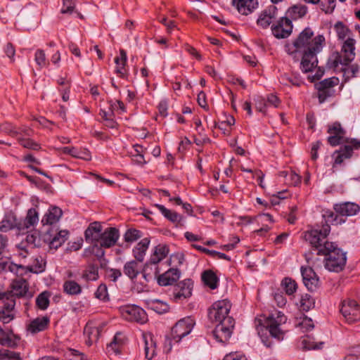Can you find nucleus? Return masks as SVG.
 <instances>
[{
	"label": "nucleus",
	"instance_id": "nucleus-60",
	"mask_svg": "<svg viewBox=\"0 0 360 360\" xmlns=\"http://www.w3.org/2000/svg\"><path fill=\"white\" fill-rule=\"evenodd\" d=\"M298 325L303 329H305L306 331H309L312 330L314 327L313 321L311 318L307 317L304 315L302 321L298 323Z\"/></svg>",
	"mask_w": 360,
	"mask_h": 360
},
{
	"label": "nucleus",
	"instance_id": "nucleus-7",
	"mask_svg": "<svg viewBox=\"0 0 360 360\" xmlns=\"http://www.w3.org/2000/svg\"><path fill=\"white\" fill-rule=\"evenodd\" d=\"M339 79L337 77L326 78L315 84L317 90V98L319 103H324L328 98L335 96L334 87L339 84Z\"/></svg>",
	"mask_w": 360,
	"mask_h": 360
},
{
	"label": "nucleus",
	"instance_id": "nucleus-20",
	"mask_svg": "<svg viewBox=\"0 0 360 360\" xmlns=\"http://www.w3.org/2000/svg\"><path fill=\"white\" fill-rule=\"evenodd\" d=\"M102 226L99 222L91 223L84 231V238L91 244L100 243Z\"/></svg>",
	"mask_w": 360,
	"mask_h": 360
},
{
	"label": "nucleus",
	"instance_id": "nucleus-10",
	"mask_svg": "<svg viewBox=\"0 0 360 360\" xmlns=\"http://www.w3.org/2000/svg\"><path fill=\"white\" fill-rule=\"evenodd\" d=\"M69 231L59 230L58 227H49L44 234V241L49 243V248L57 250L68 238Z\"/></svg>",
	"mask_w": 360,
	"mask_h": 360
},
{
	"label": "nucleus",
	"instance_id": "nucleus-53",
	"mask_svg": "<svg viewBox=\"0 0 360 360\" xmlns=\"http://www.w3.org/2000/svg\"><path fill=\"white\" fill-rule=\"evenodd\" d=\"M344 72V82H347L351 77H355L359 71V67L357 64H353L349 67L342 69Z\"/></svg>",
	"mask_w": 360,
	"mask_h": 360
},
{
	"label": "nucleus",
	"instance_id": "nucleus-59",
	"mask_svg": "<svg viewBox=\"0 0 360 360\" xmlns=\"http://www.w3.org/2000/svg\"><path fill=\"white\" fill-rule=\"evenodd\" d=\"M75 7V0H63L62 13L71 14Z\"/></svg>",
	"mask_w": 360,
	"mask_h": 360
},
{
	"label": "nucleus",
	"instance_id": "nucleus-23",
	"mask_svg": "<svg viewBox=\"0 0 360 360\" xmlns=\"http://www.w3.org/2000/svg\"><path fill=\"white\" fill-rule=\"evenodd\" d=\"M15 300H9L0 306V322L3 323H8L13 321L15 317Z\"/></svg>",
	"mask_w": 360,
	"mask_h": 360
},
{
	"label": "nucleus",
	"instance_id": "nucleus-41",
	"mask_svg": "<svg viewBox=\"0 0 360 360\" xmlns=\"http://www.w3.org/2000/svg\"><path fill=\"white\" fill-rule=\"evenodd\" d=\"M143 236V233L138 229L130 228L127 229L124 234V240L127 245L125 248H129V245L136 242L137 240L141 238Z\"/></svg>",
	"mask_w": 360,
	"mask_h": 360
},
{
	"label": "nucleus",
	"instance_id": "nucleus-42",
	"mask_svg": "<svg viewBox=\"0 0 360 360\" xmlns=\"http://www.w3.org/2000/svg\"><path fill=\"white\" fill-rule=\"evenodd\" d=\"M281 78L283 82V84L285 85H287L288 82L295 86L299 87L304 84L303 79L299 74H285L282 75Z\"/></svg>",
	"mask_w": 360,
	"mask_h": 360
},
{
	"label": "nucleus",
	"instance_id": "nucleus-44",
	"mask_svg": "<svg viewBox=\"0 0 360 360\" xmlns=\"http://www.w3.org/2000/svg\"><path fill=\"white\" fill-rule=\"evenodd\" d=\"M281 285L285 293L288 295H293L297 288V284L295 280L291 278L285 277L281 281Z\"/></svg>",
	"mask_w": 360,
	"mask_h": 360
},
{
	"label": "nucleus",
	"instance_id": "nucleus-35",
	"mask_svg": "<svg viewBox=\"0 0 360 360\" xmlns=\"http://www.w3.org/2000/svg\"><path fill=\"white\" fill-rule=\"evenodd\" d=\"M39 221L38 212L35 208L28 210L27 215L23 220L20 219L22 231L34 226Z\"/></svg>",
	"mask_w": 360,
	"mask_h": 360
},
{
	"label": "nucleus",
	"instance_id": "nucleus-37",
	"mask_svg": "<svg viewBox=\"0 0 360 360\" xmlns=\"http://www.w3.org/2000/svg\"><path fill=\"white\" fill-rule=\"evenodd\" d=\"M307 13V7L304 5H294L290 7L287 12L286 16L289 19L297 20L303 18Z\"/></svg>",
	"mask_w": 360,
	"mask_h": 360
},
{
	"label": "nucleus",
	"instance_id": "nucleus-30",
	"mask_svg": "<svg viewBox=\"0 0 360 360\" xmlns=\"http://www.w3.org/2000/svg\"><path fill=\"white\" fill-rule=\"evenodd\" d=\"M141 262H138V260L134 259L124 264L123 272L131 281L136 278L139 273H141L142 266L141 265Z\"/></svg>",
	"mask_w": 360,
	"mask_h": 360
},
{
	"label": "nucleus",
	"instance_id": "nucleus-43",
	"mask_svg": "<svg viewBox=\"0 0 360 360\" xmlns=\"http://www.w3.org/2000/svg\"><path fill=\"white\" fill-rule=\"evenodd\" d=\"M49 292H41L36 298V307L41 310H46L49 306Z\"/></svg>",
	"mask_w": 360,
	"mask_h": 360
},
{
	"label": "nucleus",
	"instance_id": "nucleus-39",
	"mask_svg": "<svg viewBox=\"0 0 360 360\" xmlns=\"http://www.w3.org/2000/svg\"><path fill=\"white\" fill-rule=\"evenodd\" d=\"M63 292L68 295H78L82 291V286L75 281H65L63 285Z\"/></svg>",
	"mask_w": 360,
	"mask_h": 360
},
{
	"label": "nucleus",
	"instance_id": "nucleus-24",
	"mask_svg": "<svg viewBox=\"0 0 360 360\" xmlns=\"http://www.w3.org/2000/svg\"><path fill=\"white\" fill-rule=\"evenodd\" d=\"M278 9L275 6H270L264 10L259 16L257 23L259 26L265 29L267 28L272 22V20L276 18Z\"/></svg>",
	"mask_w": 360,
	"mask_h": 360
},
{
	"label": "nucleus",
	"instance_id": "nucleus-1",
	"mask_svg": "<svg viewBox=\"0 0 360 360\" xmlns=\"http://www.w3.org/2000/svg\"><path fill=\"white\" fill-rule=\"evenodd\" d=\"M314 37L310 27L304 28L292 41L286 44L285 51L291 56L294 62L300 61V69L302 73L313 72L318 66V53L326 46V39L323 34Z\"/></svg>",
	"mask_w": 360,
	"mask_h": 360
},
{
	"label": "nucleus",
	"instance_id": "nucleus-50",
	"mask_svg": "<svg viewBox=\"0 0 360 360\" xmlns=\"http://www.w3.org/2000/svg\"><path fill=\"white\" fill-rule=\"evenodd\" d=\"M95 297L103 301L110 300L107 285L104 283L100 284L94 293Z\"/></svg>",
	"mask_w": 360,
	"mask_h": 360
},
{
	"label": "nucleus",
	"instance_id": "nucleus-63",
	"mask_svg": "<svg viewBox=\"0 0 360 360\" xmlns=\"http://www.w3.org/2000/svg\"><path fill=\"white\" fill-rule=\"evenodd\" d=\"M154 252L164 259L169 252V248L167 245H160L155 247Z\"/></svg>",
	"mask_w": 360,
	"mask_h": 360
},
{
	"label": "nucleus",
	"instance_id": "nucleus-49",
	"mask_svg": "<svg viewBox=\"0 0 360 360\" xmlns=\"http://www.w3.org/2000/svg\"><path fill=\"white\" fill-rule=\"evenodd\" d=\"M323 345V342H315L309 336H307L306 338L303 339L302 341L303 349L308 350L321 349Z\"/></svg>",
	"mask_w": 360,
	"mask_h": 360
},
{
	"label": "nucleus",
	"instance_id": "nucleus-51",
	"mask_svg": "<svg viewBox=\"0 0 360 360\" xmlns=\"http://www.w3.org/2000/svg\"><path fill=\"white\" fill-rule=\"evenodd\" d=\"M0 360H22L20 353L9 349L0 350Z\"/></svg>",
	"mask_w": 360,
	"mask_h": 360
},
{
	"label": "nucleus",
	"instance_id": "nucleus-36",
	"mask_svg": "<svg viewBox=\"0 0 360 360\" xmlns=\"http://www.w3.org/2000/svg\"><path fill=\"white\" fill-rule=\"evenodd\" d=\"M150 239L148 238H143L133 249V255L138 262H143L146 252L148 248Z\"/></svg>",
	"mask_w": 360,
	"mask_h": 360
},
{
	"label": "nucleus",
	"instance_id": "nucleus-26",
	"mask_svg": "<svg viewBox=\"0 0 360 360\" xmlns=\"http://www.w3.org/2000/svg\"><path fill=\"white\" fill-rule=\"evenodd\" d=\"M12 290L10 292L13 295V300L15 301L17 297H23L27 296L29 290V285L24 278L15 280L11 284Z\"/></svg>",
	"mask_w": 360,
	"mask_h": 360
},
{
	"label": "nucleus",
	"instance_id": "nucleus-9",
	"mask_svg": "<svg viewBox=\"0 0 360 360\" xmlns=\"http://www.w3.org/2000/svg\"><path fill=\"white\" fill-rule=\"evenodd\" d=\"M231 304L227 300H221L215 302L208 309V318L212 322H221L226 318H232L229 316Z\"/></svg>",
	"mask_w": 360,
	"mask_h": 360
},
{
	"label": "nucleus",
	"instance_id": "nucleus-52",
	"mask_svg": "<svg viewBox=\"0 0 360 360\" xmlns=\"http://www.w3.org/2000/svg\"><path fill=\"white\" fill-rule=\"evenodd\" d=\"M334 29L337 33L339 39H345L348 33L350 32L349 29L340 21L335 24Z\"/></svg>",
	"mask_w": 360,
	"mask_h": 360
},
{
	"label": "nucleus",
	"instance_id": "nucleus-2",
	"mask_svg": "<svg viewBox=\"0 0 360 360\" xmlns=\"http://www.w3.org/2000/svg\"><path fill=\"white\" fill-rule=\"evenodd\" d=\"M323 221L321 225L316 224V226L303 233L304 239L309 242L311 246V250L319 255V250H322L325 245L326 238L330 232V224L338 225L345 223L342 219L334 214L330 210L323 211Z\"/></svg>",
	"mask_w": 360,
	"mask_h": 360
},
{
	"label": "nucleus",
	"instance_id": "nucleus-14",
	"mask_svg": "<svg viewBox=\"0 0 360 360\" xmlns=\"http://www.w3.org/2000/svg\"><path fill=\"white\" fill-rule=\"evenodd\" d=\"M333 210L335 212L334 214L345 222L346 219L343 217L356 215L360 211V206L355 202H342L334 204Z\"/></svg>",
	"mask_w": 360,
	"mask_h": 360
},
{
	"label": "nucleus",
	"instance_id": "nucleus-22",
	"mask_svg": "<svg viewBox=\"0 0 360 360\" xmlns=\"http://www.w3.org/2000/svg\"><path fill=\"white\" fill-rule=\"evenodd\" d=\"M20 226V219L13 213H9L6 214L0 221V231L6 233L14 229L22 231Z\"/></svg>",
	"mask_w": 360,
	"mask_h": 360
},
{
	"label": "nucleus",
	"instance_id": "nucleus-46",
	"mask_svg": "<svg viewBox=\"0 0 360 360\" xmlns=\"http://www.w3.org/2000/svg\"><path fill=\"white\" fill-rule=\"evenodd\" d=\"M46 264V260L41 256H38L34 258L32 266L29 268V271L34 274L41 273L45 271Z\"/></svg>",
	"mask_w": 360,
	"mask_h": 360
},
{
	"label": "nucleus",
	"instance_id": "nucleus-34",
	"mask_svg": "<svg viewBox=\"0 0 360 360\" xmlns=\"http://www.w3.org/2000/svg\"><path fill=\"white\" fill-rule=\"evenodd\" d=\"M143 351L146 359L150 360L155 355L156 344L151 334H143Z\"/></svg>",
	"mask_w": 360,
	"mask_h": 360
},
{
	"label": "nucleus",
	"instance_id": "nucleus-31",
	"mask_svg": "<svg viewBox=\"0 0 360 360\" xmlns=\"http://www.w3.org/2000/svg\"><path fill=\"white\" fill-rule=\"evenodd\" d=\"M127 60V53L124 49L120 50V57L115 58L116 64L115 73L121 78H127V71L125 68Z\"/></svg>",
	"mask_w": 360,
	"mask_h": 360
},
{
	"label": "nucleus",
	"instance_id": "nucleus-64",
	"mask_svg": "<svg viewBox=\"0 0 360 360\" xmlns=\"http://www.w3.org/2000/svg\"><path fill=\"white\" fill-rule=\"evenodd\" d=\"M274 300L276 302L277 305L279 307H284L287 302L285 297L283 295V292H275Z\"/></svg>",
	"mask_w": 360,
	"mask_h": 360
},
{
	"label": "nucleus",
	"instance_id": "nucleus-16",
	"mask_svg": "<svg viewBox=\"0 0 360 360\" xmlns=\"http://www.w3.org/2000/svg\"><path fill=\"white\" fill-rule=\"evenodd\" d=\"M327 132L330 135L328 137V143L331 146H337L342 143L346 138L345 135L346 131L342 127L341 124L338 122L333 123V124L328 126Z\"/></svg>",
	"mask_w": 360,
	"mask_h": 360
},
{
	"label": "nucleus",
	"instance_id": "nucleus-55",
	"mask_svg": "<svg viewBox=\"0 0 360 360\" xmlns=\"http://www.w3.org/2000/svg\"><path fill=\"white\" fill-rule=\"evenodd\" d=\"M19 143L24 148L32 149L34 150H39L41 149V146L39 143L34 141L30 139L18 138Z\"/></svg>",
	"mask_w": 360,
	"mask_h": 360
},
{
	"label": "nucleus",
	"instance_id": "nucleus-33",
	"mask_svg": "<svg viewBox=\"0 0 360 360\" xmlns=\"http://www.w3.org/2000/svg\"><path fill=\"white\" fill-rule=\"evenodd\" d=\"M141 274L146 282L155 278L158 280V277L160 275L158 265H154L148 262L141 267Z\"/></svg>",
	"mask_w": 360,
	"mask_h": 360
},
{
	"label": "nucleus",
	"instance_id": "nucleus-8",
	"mask_svg": "<svg viewBox=\"0 0 360 360\" xmlns=\"http://www.w3.org/2000/svg\"><path fill=\"white\" fill-rule=\"evenodd\" d=\"M286 316L281 311L269 315L265 320L264 326L269 330L271 337L278 340H283V332L280 328L281 324L286 322Z\"/></svg>",
	"mask_w": 360,
	"mask_h": 360
},
{
	"label": "nucleus",
	"instance_id": "nucleus-62",
	"mask_svg": "<svg viewBox=\"0 0 360 360\" xmlns=\"http://www.w3.org/2000/svg\"><path fill=\"white\" fill-rule=\"evenodd\" d=\"M223 360H247V358L245 355L236 352L226 354Z\"/></svg>",
	"mask_w": 360,
	"mask_h": 360
},
{
	"label": "nucleus",
	"instance_id": "nucleus-57",
	"mask_svg": "<svg viewBox=\"0 0 360 360\" xmlns=\"http://www.w3.org/2000/svg\"><path fill=\"white\" fill-rule=\"evenodd\" d=\"M104 247L101 246V243L91 244V249L93 251V255H94L98 260H105V250Z\"/></svg>",
	"mask_w": 360,
	"mask_h": 360
},
{
	"label": "nucleus",
	"instance_id": "nucleus-6",
	"mask_svg": "<svg viewBox=\"0 0 360 360\" xmlns=\"http://www.w3.org/2000/svg\"><path fill=\"white\" fill-rule=\"evenodd\" d=\"M195 325V319L191 316L179 320L171 329V338L175 342H179L191 333Z\"/></svg>",
	"mask_w": 360,
	"mask_h": 360
},
{
	"label": "nucleus",
	"instance_id": "nucleus-38",
	"mask_svg": "<svg viewBox=\"0 0 360 360\" xmlns=\"http://www.w3.org/2000/svg\"><path fill=\"white\" fill-rule=\"evenodd\" d=\"M201 278L204 284L210 289L214 290L218 287L219 278L213 271L206 270L203 271Z\"/></svg>",
	"mask_w": 360,
	"mask_h": 360
},
{
	"label": "nucleus",
	"instance_id": "nucleus-54",
	"mask_svg": "<svg viewBox=\"0 0 360 360\" xmlns=\"http://www.w3.org/2000/svg\"><path fill=\"white\" fill-rule=\"evenodd\" d=\"M34 60L39 68L47 66L49 63L46 60V54L44 50L37 49L34 54Z\"/></svg>",
	"mask_w": 360,
	"mask_h": 360
},
{
	"label": "nucleus",
	"instance_id": "nucleus-45",
	"mask_svg": "<svg viewBox=\"0 0 360 360\" xmlns=\"http://www.w3.org/2000/svg\"><path fill=\"white\" fill-rule=\"evenodd\" d=\"M86 281H96L98 278V268L96 265L91 264L83 271L82 276Z\"/></svg>",
	"mask_w": 360,
	"mask_h": 360
},
{
	"label": "nucleus",
	"instance_id": "nucleus-27",
	"mask_svg": "<svg viewBox=\"0 0 360 360\" xmlns=\"http://www.w3.org/2000/svg\"><path fill=\"white\" fill-rule=\"evenodd\" d=\"M50 323V319L47 316L37 317L30 323L27 330L32 334H36L46 330Z\"/></svg>",
	"mask_w": 360,
	"mask_h": 360
},
{
	"label": "nucleus",
	"instance_id": "nucleus-12",
	"mask_svg": "<svg viewBox=\"0 0 360 360\" xmlns=\"http://www.w3.org/2000/svg\"><path fill=\"white\" fill-rule=\"evenodd\" d=\"M340 312L349 324L360 321V305L354 300H343L341 302Z\"/></svg>",
	"mask_w": 360,
	"mask_h": 360
},
{
	"label": "nucleus",
	"instance_id": "nucleus-61",
	"mask_svg": "<svg viewBox=\"0 0 360 360\" xmlns=\"http://www.w3.org/2000/svg\"><path fill=\"white\" fill-rule=\"evenodd\" d=\"M322 143L320 141H316L312 143L311 148V158L313 160H316L318 158V150L321 146Z\"/></svg>",
	"mask_w": 360,
	"mask_h": 360
},
{
	"label": "nucleus",
	"instance_id": "nucleus-56",
	"mask_svg": "<svg viewBox=\"0 0 360 360\" xmlns=\"http://www.w3.org/2000/svg\"><path fill=\"white\" fill-rule=\"evenodd\" d=\"M0 345L14 347L17 345V342L12 340L0 326Z\"/></svg>",
	"mask_w": 360,
	"mask_h": 360
},
{
	"label": "nucleus",
	"instance_id": "nucleus-19",
	"mask_svg": "<svg viewBox=\"0 0 360 360\" xmlns=\"http://www.w3.org/2000/svg\"><path fill=\"white\" fill-rule=\"evenodd\" d=\"M63 211L62 210L56 206H52L49 207L46 214L41 219V224L43 226L48 225L50 227H58L57 223L62 217Z\"/></svg>",
	"mask_w": 360,
	"mask_h": 360
},
{
	"label": "nucleus",
	"instance_id": "nucleus-13",
	"mask_svg": "<svg viewBox=\"0 0 360 360\" xmlns=\"http://www.w3.org/2000/svg\"><path fill=\"white\" fill-rule=\"evenodd\" d=\"M271 29L276 39H286L291 34L293 25L288 18L281 17L276 23L272 25Z\"/></svg>",
	"mask_w": 360,
	"mask_h": 360
},
{
	"label": "nucleus",
	"instance_id": "nucleus-17",
	"mask_svg": "<svg viewBox=\"0 0 360 360\" xmlns=\"http://www.w3.org/2000/svg\"><path fill=\"white\" fill-rule=\"evenodd\" d=\"M193 282L191 279H185L179 282L174 289L173 296L176 302L189 297L191 295Z\"/></svg>",
	"mask_w": 360,
	"mask_h": 360
},
{
	"label": "nucleus",
	"instance_id": "nucleus-40",
	"mask_svg": "<svg viewBox=\"0 0 360 360\" xmlns=\"http://www.w3.org/2000/svg\"><path fill=\"white\" fill-rule=\"evenodd\" d=\"M154 207L158 208L162 214L172 223H180L182 217L177 212L172 211L166 208L164 205L160 204H155Z\"/></svg>",
	"mask_w": 360,
	"mask_h": 360
},
{
	"label": "nucleus",
	"instance_id": "nucleus-4",
	"mask_svg": "<svg viewBox=\"0 0 360 360\" xmlns=\"http://www.w3.org/2000/svg\"><path fill=\"white\" fill-rule=\"evenodd\" d=\"M355 39L352 38L345 40L341 49L344 56L338 51L332 53L327 62L328 66L333 69L337 68L339 65L347 66L355 58Z\"/></svg>",
	"mask_w": 360,
	"mask_h": 360
},
{
	"label": "nucleus",
	"instance_id": "nucleus-21",
	"mask_svg": "<svg viewBox=\"0 0 360 360\" xmlns=\"http://www.w3.org/2000/svg\"><path fill=\"white\" fill-rule=\"evenodd\" d=\"M180 275L178 269L170 268L158 277V283L161 286L173 285L179 279Z\"/></svg>",
	"mask_w": 360,
	"mask_h": 360
},
{
	"label": "nucleus",
	"instance_id": "nucleus-58",
	"mask_svg": "<svg viewBox=\"0 0 360 360\" xmlns=\"http://www.w3.org/2000/svg\"><path fill=\"white\" fill-rule=\"evenodd\" d=\"M327 5L324 2L321 4V9L326 14H331L336 6L335 0H324Z\"/></svg>",
	"mask_w": 360,
	"mask_h": 360
},
{
	"label": "nucleus",
	"instance_id": "nucleus-25",
	"mask_svg": "<svg viewBox=\"0 0 360 360\" xmlns=\"http://www.w3.org/2000/svg\"><path fill=\"white\" fill-rule=\"evenodd\" d=\"M232 4L242 15H248L258 6L257 0H232Z\"/></svg>",
	"mask_w": 360,
	"mask_h": 360
},
{
	"label": "nucleus",
	"instance_id": "nucleus-11",
	"mask_svg": "<svg viewBox=\"0 0 360 360\" xmlns=\"http://www.w3.org/2000/svg\"><path fill=\"white\" fill-rule=\"evenodd\" d=\"M235 327L233 318H226L224 321L219 322L212 331V336L219 342H226L231 336Z\"/></svg>",
	"mask_w": 360,
	"mask_h": 360
},
{
	"label": "nucleus",
	"instance_id": "nucleus-29",
	"mask_svg": "<svg viewBox=\"0 0 360 360\" xmlns=\"http://www.w3.org/2000/svg\"><path fill=\"white\" fill-rule=\"evenodd\" d=\"M84 336L85 337V342L89 347L91 346L94 342L98 341L99 338V332L96 328L95 323L89 321L84 328Z\"/></svg>",
	"mask_w": 360,
	"mask_h": 360
},
{
	"label": "nucleus",
	"instance_id": "nucleus-5",
	"mask_svg": "<svg viewBox=\"0 0 360 360\" xmlns=\"http://www.w3.org/2000/svg\"><path fill=\"white\" fill-rule=\"evenodd\" d=\"M119 311L123 319L133 323L143 324L148 321V315L146 311L136 304L121 306Z\"/></svg>",
	"mask_w": 360,
	"mask_h": 360
},
{
	"label": "nucleus",
	"instance_id": "nucleus-47",
	"mask_svg": "<svg viewBox=\"0 0 360 360\" xmlns=\"http://www.w3.org/2000/svg\"><path fill=\"white\" fill-rule=\"evenodd\" d=\"M150 307L158 314H162L169 311V305L159 300H154L150 302Z\"/></svg>",
	"mask_w": 360,
	"mask_h": 360
},
{
	"label": "nucleus",
	"instance_id": "nucleus-32",
	"mask_svg": "<svg viewBox=\"0 0 360 360\" xmlns=\"http://www.w3.org/2000/svg\"><path fill=\"white\" fill-rule=\"evenodd\" d=\"M342 143H346L347 144L340 147L338 151L347 158L352 157L354 150L360 148V141L356 139H345Z\"/></svg>",
	"mask_w": 360,
	"mask_h": 360
},
{
	"label": "nucleus",
	"instance_id": "nucleus-28",
	"mask_svg": "<svg viewBox=\"0 0 360 360\" xmlns=\"http://www.w3.org/2000/svg\"><path fill=\"white\" fill-rule=\"evenodd\" d=\"M127 341L126 335L122 332H117L112 340L108 345V349L112 350L115 354H120Z\"/></svg>",
	"mask_w": 360,
	"mask_h": 360
},
{
	"label": "nucleus",
	"instance_id": "nucleus-48",
	"mask_svg": "<svg viewBox=\"0 0 360 360\" xmlns=\"http://www.w3.org/2000/svg\"><path fill=\"white\" fill-rule=\"evenodd\" d=\"M315 305V301L314 298L309 294H304L302 295L300 300V309L302 311H308L311 309L314 308Z\"/></svg>",
	"mask_w": 360,
	"mask_h": 360
},
{
	"label": "nucleus",
	"instance_id": "nucleus-3",
	"mask_svg": "<svg viewBox=\"0 0 360 360\" xmlns=\"http://www.w3.org/2000/svg\"><path fill=\"white\" fill-rule=\"evenodd\" d=\"M319 255L326 256L324 266L330 271L340 272L346 265V252L335 243L326 241L323 248L319 250Z\"/></svg>",
	"mask_w": 360,
	"mask_h": 360
},
{
	"label": "nucleus",
	"instance_id": "nucleus-18",
	"mask_svg": "<svg viewBox=\"0 0 360 360\" xmlns=\"http://www.w3.org/2000/svg\"><path fill=\"white\" fill-rule=\"evenodd\" d=\"M101 236V246L110 248L117 244L120 238V231L116 227H109L105 229Z\"/></svg>",
	"mask_w": 360,
	"mask_h": 360
},
{
	"label": "nucleus",
	"instance_id": "nucleus-15",
	"mask_svg": "<svg viewBox=\"0 0 360 360\" xmlns=\"http://www.w3.org/2000/svg\"><path fill=\"white\" fill-rule=\"evenodd\" d=\"M301 274L304 285L308 290L313 292L318 289L320 285L319 278L313 268L306 266H301Z\"/></svg>",
	"mask_w": 360,
	"mask_h": 360
}]
</instances>
